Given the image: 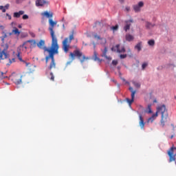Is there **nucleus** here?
Returning a JSON list of instances; mask_svg holds the SVG:
<instances>
[{
  "label": "nucleus",
  "instance_id": "nucleus-4",
  "mask_svg": "<svg viewBox=\"0 0 176 176\" xmlns=\"http://www.w3.org/2000/svg\"><path fill=\"white\" fill-rule=\"evenodd\" d=\"M23 76L20 74L12 73L10 76V79L15 83V85H21V78Z\"/></svg>",
  "mask_w": 176,
  "mask_h": 176
},
{
  "label": "nucleus",
  "instance_id": "nucleus-59",
  "mask_svg": "<svg viewBox=\"0 0 176 176\" xmlns=\"http://www.w3.org/2000/svg\"><path fill=\"white\" fill-rule=\"evenodd\" d=\"M118 87H120V85L118 84Z\"/></svg>",
  "mask_w": 176,
  "mask_h": 176
},
{
  "label": "nucleus",
  "instance_id": "nucleus-21",
  "mask_svg": "<svg viewBox=\"0 0 176 176\" xmlns=\"http://www.w3.org/2000/svg\"><path fill=\"white\" fill-rule=\"evenodd\" d=\"M45 5V0H36V6H43Z\"/></svg>",
  "mask_w": 176,
  "mask_h": 176
},
{
  "label": "nucleus",
  "instance_id": "nucleus-32",
  "mask_svg": "<svg viewBox=\"0 0 176 176\" xmlns=\"http://www.w3.org/2000/svg\"><path fill=\"white\" fill-rule=\"evenodd\" d=\"M151 107H152V104H148V106H147V109H148V111H147L148 113H152V109H151Z\"/></svg>",
  "mask_w": 176,
  "mask_h": 176
},
{
  "label": "nucleus",
  "instance_id": "nucleus-26",
  "mask_svg": "<svg viewBox=\"0 0 176 176\" xmlns=\"http://www.w3.org/2000/svg\"><path fill=\"white\" fill-rule=\"evenodd\" d=\"M133 85L135 86V87H137V89H140L141 87V84L136 81H132Z\"/></svg>",
  "mask_w": 176,
  "mask_h": 176
},
{
  "label": "nucleus",
  "instance_id": "nucleus-24",
  "mask_svg": "<svg viewBox=\"0 0 176 176\" xmlns=\"http://www.w3.org/2000/svg\"><path fill=\"white\" fill-rule=\"evenodd\" d=\"M21 52H17V54H16V57L18 58V60H19V61H21V63H25L24 62V60H23V58L21 57Z\"/></svg>",
  "mask_w": 176,
  "mask_h": 176
},
{
  "label": "nucleus",
  "instance_id": "nucleus-42",
  "mask_svg": "<svg viewBox=\"0 0 176 176\" xmlns=\"http://www.w3.org/2000/svg\"><path fill=\"white\" fill-rule=\"evenodd\" d=\"M22 19H23V20H28V15L24 14V15L22 16Z\"/></svg>",
  "mask_w": 176,
  "mask_h": 176
},
{
  "label": "nucleus",
  "instance_id": "nucleus-49",
  "mask_svg": "<svg viewBox=\"0 0 176 176\" xmlns=\"http://www.w3.org/2000/svg\"><path fill=\"white\" fill-rule=\"evenodd\" d=\"M49 5V1H45V6H47Z\"/></svg>",
  "mask_w": 176,
  "mask_h": 176
},
{
  "label": "nucleus",
  "instance_id": "nucleus-12",
  "mask_svg": "<svg viewBox=\"0 0 176 176\" xmlns=\"http://www.w3.org/2000/svg\"><path fill=\"white\" fill-rule=\"evenodd\" d=\"M133 19H129L127 21H125L126 25L124 27V30L125 31V32H127V31H129V30H130V27L131 26V23H133Z\"/></svg>",
  "mask_w": 176,
  "mask_h": 176
},
{
  "label": "nucleus",
  "instance_id": "nucleus-22",
  "mask_svg": "<svg viewBox=\"0 0 176 176\" xmlns=\"http://www.w3.org/2000/svg\"><path fill=\"white\" fill-rule=\"evenodd\" d=\"M129 90L131 92V98L134 99L136 91H134V89H133V87H129Z\"/></svg>",
  "mask_w": 176,
  "mask_h": 176
},
{
  "label": "nucleus",
  "instance_id": "nucleus-3",
  "mask_svg": "<svg viewBox=\"0 0 176 176\" xmlns=\"http://www.w3.org/2000/svg\"><path fill=\"white\" fill-rule=\"evenodd\" d=\"M69 56L72 60H75V57H77V58L80 60V63L81 64L85 63V60H89L90 58L88 56H85L83 52H82V51H80L79 49L74 50L73 52H70Z\"/></svg>",
  "mask_w": 176,
  "mask_h": 176
},
{
  "label": "nucleus",
  "instance_id": "nucleus-48",
  "mask_svg": "<svg viewBox=\"0 0 176 176\" xmlns=\"http://www.w3.org/2000/svg\"><path fill=\"white\" fill-rule=\"evenodd\" d=\"M6 16H8L9 20H12V16L9 14H6Z\"/></svg>",
  "mask_w": 176,
  "mask_h": 176
},
{
  "label": "nucleus",
  "instance_id": "nucleus-50",
  "mask_svg": "<svg viewBox=\"0 0 176 176\" xmlns=\"http://www.w3.org/2000/svg\"><path fill=\"white\" fill-rule=\"evenodd\" d=\"M70 64H71V61L67 62V63H66V67L68 66V65H69Z\"/></svg>",
  "mask_w": 176,
  "mask_h": 176
},
{
  "label": "nucleus",
  "instance_id": "nucleus-14",
  "mask_svg": "<svg viewBox=\"0 0 176 176\" xmlns=\"http://www.w3.org/2000/svg\"><path fill=\"white\" fill-rule=\"evenodd\" d=\"M156 117H157V113L153 114L151 117L148 118L147 119V123H153V121L155 120V118Z\"/></svg>",
  "mask_w": 176,
  "mask_h": 176
},
{
  "label": "nucleus",
  "instance_id": "nucleus-13",
  "mask_svg": "<svg viewBox=\"0 0 176 176\" xmlns=\"http://www.w3.org/2000/svg\"><path fill=\"white\" fill-rule=\"evenodd\" d=\"M45 17H47V19H53V12L52 11H45Z\"/></svg>",
  "mask_w": 176,
  "mask_h": 176
},
{
  "label": "nucleus",
  "instance_id": "nucleus-60",
  "mask_svg": "<svg viewBox=\"0 0 176 176\" xmlns=\"http://www.w3.org/2000/svg\"><path fill=\"white\" fill-rule=\"evenodd\" d=\"M62 21H64V18H63Z\"/></svg>",
  "mask_w": 176,
  "mask_h": 176
},
{
  "label": "nucleus",
  "instance_id": "nucleus-53",
  "mask_svg": "<svg viewBox=\"0 0 176 176\" xmlns=\"http://www.w3.org/2000/svg\"><path fill=\"white\" fill-rule=\"evenodd\" d=\"M41 16H43V17H45V12H42Z\"/></svg>",
  "mask_w": 176,
  "mask_h": 176
},
{
  "label": "nucleus",
  "instance_id": "nucleus-39",
  "mask_svg": "<svg viewBox=\"0 0 176 176\" xmlns=\"http://www.w3.org/2000/svg\"><path fill=\"white\" fill-rule=\"evenodd\" d=\"M104 58H106L107 61H111L112 60V57L108 56H104Z\"/></svg>",
  "mask_w": 176,
  "mask_h": 176
},
{
  "label": "nucleus",
  "instance_id": "nucleus-54",
  "mask_svg": "<svg viewBox=\"0 0 176 176\" xmlns=\"http://www.w3.org/2000/svg\"><path fill=\"white\" fill-rule=\"evenodd\" d=\"M63 30H65V25L64 23L63 24Z\"/></svg>",
  "mask_w": 176,
  "mask_h": 176
},
{
  "label": "nucleus",
  "instance_id": "nucleus-35",
  "mask_svg": "<svg viewBox=\"0 0 176 176\" xmlns=\"http://www.w3.org/2000/svg\"><path fill=\"white\" fill-rule=\"evenodd\" d=\"M131 10V8L129 6H125V8L124 9V12H126L127 13H129V12H130Z\"/></svg>",
  "mask_w": 176,
  "mask_h": 176
},
{
  "label": "nucleus",
  "instance_id": "nucleus-18",
  "mask_svg": "<svg viewBox=\"0 0 176 176\" xmlns=\"http://www.w3.org/2000/svg\"><path fill=\"white\" fill-rule=\"evenodd\" d=\"M155 25H156V24L152 23L149 21L146 22V28H147V30H151V28H153Z\"/></svg>",
  "mask_w": 176,
  "mask_h": 176
},
{
  "label": "nucleus",
  "instance_id": "nucleus-1",
  "mask_svg": "<svg viewBox=\"0 0 176 176\" xmlns=\"http://www.w3.org/2000/svg\"><path fill=\"white\" fill-rule=\"evenodd\" d=\"M50 27L49 31L50 32L51 38H52V44L50 47H45V52H48V56L45 57V63H47L49 60H52L51 63L49 66V69H52V68H56V63L54 62V54H58V43L57 41V37L54 35V25H56L57 21H53V19H50L48 21Z\"/></svg>",
  "mask_w": 176,
  "mask_h": 176
},
{
  "label": "nucleus",
  "instance_id": "nucleus-19",
  "mask_svg": "<svg viewBox=\"0 0 176 176\" xmlns=\"http://www.w3.org/2000/svg\"><path fill=\"white\" fill-rule=\"evenodd\" d=\"M45 41L43 40H41L38 43H37V47L38 49H45Z\"/></svg>",
  "mask_w": 176,
  "mask_h": 176
},
{
  "label": "nucleus",
  "instance_id": "nucleus-44",
  "mask_svg": "<svg viewBox=\"0 0 176 176\" xmlns=\"http://www.w3.org/2000/svg\"><path fill=\"white\" fill-rule=\"evenodd\" d=\"M12 60L9 59V63L6 64L7 67H9L12 65Z\"/></svg>",
  "mask_w": 176,
  "mask_h": 176
},
{
  "label": "nucleus",
  "instance_id": "nucleus-27",
  "mask_svg": "<svg viewBox=\"0 0 176 176\" xmlns=\"http://www.w3.org/2000/svg\"><path fill=\"white\" fill-rule=\"evenodd\" d=\"M12 34H14V35H20V31H19L17 28H14V29L12 30Z\"/></svg>",
  "mask_w": 176,
  "mask_h": 176
},
{
  "label": "nucleus",
  "instance_id": "nucleus-63",
  "mask_svg": "<svg viewBox=\"0 0 176 176\" xmlns=\"http://www.w3.org/2000/svg\"><path fill=\"white\" fill-rule=\"evenodd\" d=\"M154 102H156V100H154Z\"/></svg>",
  "mask_w": 176,
  "mask_h": 176
},
{
  "label": "nucleus",
  "instance_id": "nucleus-58",
  "mask_svg": "<svg viewBox=\"0 0 176 176\" xmlns=\"http://www.w3.org/2000/svg\"><path fill=\"white\" fill-rule=\"evenodd\" d=\"M123 82H126V79L122 78Z\"/></svg>",
  "mask_w": 176,
  "mask_h": 176
},
{
  "label": "nucleus",
  "instance_id": "nucleus-30",
  "mask_svg": "<svg viewBox=\"0 0 176 176\" xmlns=\"http://www.w3.org/2000/svg\"><path fill=\"white\" fill-rule=\"evenodd\" d=\"M111 30H112V31H113V32H115V31H118V30H119V25H116L115 26H112V27H111Z\"/></svg>",
  "mask_w": 176,
  "mask_h": 176
},
{
  "label": "nucleus",
  "instance_id": "nucleus-11",
  "mask_svg": "<svg viewBox=\"0 0 176 176\" xmlns=\"http://www.w3.org/2000/svg\"><path fill=\"white\" fill-rule=\"evenodd\" d=\"M8 48L0 51V60H5V58H8Z\"/></svg>",
  "mask_w": 176,
  "mask_h": 176
},
{
  "label": "nucleus",
  "instance_id": "nucleus-5",
  "mask_svg": "<svg viewBox=\"0 0 176 176\" xmlns=\"http://www.w3.org/2000/svg\"><path fill=\"white\" fill-rule=\"evenodd\" d=\"M120 45L117 44L115 46H113L111 50L114 53H124L126 52V48H124V46L122 47L121 50L120 49Z\"/></svg>",
  "mask_w": 176,
  "mask_h": 176
},
{
  "label": "nucleus",
  "instance_id": "nucleus-7",
  "mask_svg": "<svg viewBox=\"0 0 176 176\" xmlns=\"http://www.w3.org/2000/svg\"><path fill=\"white\" fill-rule=\"evenodd\" d=\"M144 7V1H140L138 4L133 5V8L135 13L141 12V8Z\"/></svg>",
  "mask_w": 176,
  "mask_h": 176
},
{
  "label": "nucleus",
  "instance_id": "nucleus-15",
  "mask_svg": "<svg viewBox=\"0 0 176 176\" xmlns=\"http://www.w3.org/2000/svg\"><path fill=\"white\" fill-rule=\"evenodd\" d=\"M134 49L135 50H138V52H141L142 50V42L140 41L136 44V46H135Z\"/></svg>",
  "mask_w": 176,
  "mask_h": 176
},
{
  "label": "nucleus",
  "instance_id": "nucleus-55",
  "mask_svg": "<svg viewBox=\"0 0 176 176\" xmlns=\"http://www.w3.org/2000/svg\"><path fill=\"white\" fill-rule=\"evenodd\" d=\"M93 45H94V47L95 49V47H96V43H93Z\"/></svg>",
  "mask_w": 176,
  "mask_h": 176
},
{
  "label": "nucleus",
  "instance_id": "nucleus-23",
  "mask_svg": "<svg viewBox=\"0 0 176 176\" xmlns=\"http://www.w3.org/2000/svg\"><path fill=\"white\" fill-rule=\"evenodd\" d=\"M94 61H98V63H101V61H102V59H100V58L97 56L98 55L97 52H94Z\"/></svg>",
  "mask_w": 176,
  "mask_h": 176
},
{
  "label": "nucleus",
  "instance_id": "nucleus-31",
  "mask_svg": "<svg viewBox=\"0 0 176 176\" xmlns=\"http://www.w3.org/2000/svg\"><path fill=\"white\" fill-rule=\"evenodd\" d=\"M72 39H74V31H72V34L69 35V43H71V42H72Z\"/></svg>",
  "mask_w": 176,
  "mask_h": 176
},
{
  "label": "nucleus",
  "instance_id": "nucleus-36",
  "mask_svg": "<svg viewBox=\"0 0 176 176\" xmlns=\"http://www.w3.org/2000/svg\"><path fill=\"white\" fill-rule=\"evenodd\" d=\"M0 10H2L3 13H5L6 12V9L3 6H0Z\"/></svg>",
  "mask_w": 176,
  "mask_h": 176
},
{
  "label": "nucleus",
  "instance_id": "nucleus-37",
  "mask_svg": "<svg viewBox=\"0 0 176 176\" xmlns=\"http://www.w3.org/2000/svg\"><path fill=\"white\" fill-rule=\"evenodd\" d=\"M128 56L130 58L133 57V54L131 53V50L130 49L128 50Z\"/></svg>",
  "mask_w": 176,
  "mask_h": 176
},
{
  "label": "nucleus",
  "instance_id": "nucleus-47",
  "mask_svg": "<svg viewBox=\"0 0 176 176\" xmlns=\"http://www.w3.org/2000/svg\"><path fill=\"white\" fill-rule=\"evenodd\" d=\"M23 64H25V67H28L30 65V63H27L25 62V60H24V62H23Z\"/></svg>",
  "mask_w": 176,
  "mask_h": 176
},
{
  "label": "nucleus",
  "instance_id": "nucleus-17",
  "mask_svg": "<svg viewBox=\"0 0 176 176\" xmlns=\"http://www.w3.org/2000/svg\"><path fill=\"white\" fill-rule=\"evenodd\" d=\"M125 39L127 42H131V41H134V36L130 34H126L125 36Z\"/></svg>",
  "mask_w": 176,
  "mask_h": 176
},
{
  "label": "nucleus",
  "instance_id": "nucleus-46",
  "mask_svg": "<svg viewBox=\"0 0 176 176\" xmlns=\"http://www.w3.org/2000/svg\"><path fill=\"white\" fill-rule=\"evenodd\" d=\"M10 6V5L9 4H6L5 6H4V8L6 10L9 9V7Z\"/></svg>",
  "mask_w": 176,
  "mask_h": 176
},
{
  "label": "nucleus",
  "instance_id": "nucleus-2",
  "mask_svg": "<svg viewBox=\"0 0 176 176\" xmlns=\"http://www.w3.org/2000/svg\"><path fill=\"white\" fill-rule=\"evenodd\" d=\"M157 113H161V126L162 127H164L166 125V122H167V119L168 118V111H167V109L166 108V104H162L160 106H158L157 107Z\"/></svg>",
  "mask_w": 176,
  "mask_h": 176
},
{
  "label": "nucleus",
  "instance_id": "nucleus-16",
  "mask_svg": "<svg viewBox=\"0 0 176 176\" xmlns=\"http://www.w3.org/2000/svg\"><path fill=\"white\" fill-rule=\"evenodd\" d=\"M27 43H30V47H36L38 43H36V41L35 40H28L26 41Z\"/></svg>",
  "mask_w": 176,
  "mask_h": 176
},
{
  "label": "nucleus",
  "instance_id": "nucleus-62",
  "mask_svg": "<svg viewBox=\"0 0 176 176\" xmlns=\"http://www.w3.org/2000/svg\"><path fill=\"white\" fill-rule=\"evenodd\" d=\"M12 61H14V58H12Z\"/></svg>",
  "mask_w": 176,
  "mask_h": 176
},
{
  "label": "nucleus",
  "instance_id": "nucleus-34",
  "mask_svg": "<svg viewBox=\"0 0 176 176\" xmlns=\"http://www.w3.org/2000/svg\"><path fill=\"white\" fill-rule=\"evenodd\" d=\"M126 102H128V104H129V105H131L132 102H134V98H131V99H129L126 98Z\"/></svg>",
  "mask_w": 176,
  "mask_h": 176
},
{
  "label": "nucleus",
  "instance_id": "nucleus-10",
  "mask_svg": "<svg viewBox=\"0 0 176 176\" xmlns=\"http://www.w3.org/2000/svg\"><path fill=\"white\" fill-rule=\"evenodd\" d=\"M27 45V41L23 43L22 45L18 47L16 52H21V53H23V52H27V49H28V47H27V45Z\"/></svg>",
  "mask_w": 176,
  "mask_h": 176
},
{
  "label": "nucleus",
  "instance_id": "nucleus-52",
  "mask_svg": "<svg viewBox=\"0 0 176 176\" xmlns=\"http://www.w3.org/2000/svg\"><path fill=\"white\" fill-rule=\"evenodd\" d=\"M1 76H3V75H5V74L6 73H3V72H1Z\"/></svg>",
  "mask_w": 176,
  "mask_h": 176
},
{
  "label": "nucleus",
  "instance_id": "nucleus-38",
  "mask_svg": "<svg viewBox=\"0 0 176 176\" xmlns=\"http://www.w3.org/2000/svg\"><path fill=\"white\" fill-rule=\"evenodd\" d=\"M50 76H51L50 80L52 81H54V75L53 74V72L50 73Z\"/></svg>",
  "mask_w": 176,
  "mask_h": 176
},
{
  "label": "nucleus",
  "instance_id": "nucleus-41",
  "mask_svg": "<svg viewBox=\"0 0 176 176\" xmlns=\"http://www.w3.org/2000/svg\"><path fill=\"white\" fill-rule=\"evenodd\" d=\"M126 57H127V54H121L120 56V58H126Z\"/></svg>",
  "mask_w": 176,
  "mask_h": 176
},
{
  "label": "nucleus",
  "instance_id": "nucleus-61",
  "mask_svg": "<svg viewBox=\"0 0 176 176\" xmlns=\"http://www.w3.org/2000/svg\"><path fill=\"white\" fill-rule=\"evenodd\" d=\"M126 83L129 84V82H128V81H126Z\"/></svg>",
  "mask_w": 176,
  "mask_h": 176
},
{
  "label": "nucleus",
  "instance_id": "nucleus-56",
  "mask_svg": "<svg viewBox=\"0 0 176 176\" xmlns=\"http://www.w3.org/2000/svg\"><path fill=\"white\" fill-rule=\"evenodd\" d=\"M117 69H118V71H120V66H118Z\"/></svg>",
  "mask_w": 176,
  "mask_h": 176
},
{
  "label": "nucleus",
  "instance_id": "nucleus-43",
  "mask_svg": "<svg viewBox=\"0 0 176 176\" xmlns=\"http://www.w3.org/2000/svg\"><path fill=\"white\" fill-rule=\"evenodd\" d=\"M112 65H118V60H112Z\"/></svg>",
  "mask_w": 176,
  "mask_h": 176
},
{
  "label": "nucleus",
  "instance_id": "nucleus-28",
  "mask_svg": "<svg viewBox=\"0 0 176 176\" xmlns=\"http://www.w3.org/2000/svg\"><path fill=\"white\" fill-rule=\"evenodd\" d=\"M94 38L95 39H98V41H102V38H101V36H100V35L97 34V33H95L94 34Z\"/></svg>",
  "mask_w": 176,
  "mask_h": 176
},
{
  "label": "nucleus",
  "instance_id": "nucleus-64",
  "mask_svg": "<svg viewBox=\"0 0 176 176\" xmlns=\"http://www.w3.org/2000/svg\"><path fill=\"white\" fill-rule=\"evenodd\" d=\"M175 100H176V96H175Z\"/></svg>",
  "mask_w": 176,
  "mask_h": 176
},
{
  "label": "nucleus",
  "instance_id": "nucleus-25",
  "mask_svg": "<svg viewBox=\"0 0 176 176\" xmlns=\"http://www.w3.org/2000/svg\"><path fill=\"white\" fill-rule=\"evenodd\" d=\"M107 52H108V47H104V50H102V57H106Z\"/></svg>",
  "mask_w": 176,
  "mask_h": 176
},
{
  "label": "nucleus",
  "instance_id": "nucleus-8",
  "mask_svg": "<svg viewBox=\"0 0 176 176\" xmlns=\"http://www.w3.org/2000/svg\"><path fill=\"white\" fill-rule=\"evenodd\" d=\"M63 45V50L65 53H67L69 49V44H68V38H65L62 43Z\"/></svg>",
  "mask_w": 176,
  "mask_h": 176
},
{
  "label": "nucleus",
  "instance_id": "nucleus-29",
  "mask_svg": "<svg viewBox=\"0 0 176 176\" xmlns=\"http://www.w3.org/2000/svg\"><path fill=\"white\" fill-rule=\"evenodd\" d=\"M148 46H155V40L151 39L148 41Z\"/></svg>",
  "mask_w": 176,
  "mask_h": 176
},
{
  "label": "nucleus",
  "instance_id": "nucleus-6",
  "mask_svg": "<svg viewBox=\"0 0 176 176\" xmlns=\"http://www.w3.org/2000/svg\"><path fill=\"white\" fill-rule=\"evenodd\" d=\"M174 149H176L175 147L172 146L170 148L169 151H168V155L169 156V163L171 162H175V155H174Z\"/></svg>",
  "mask_w": 176,
  "mask_h": 176
},
{
  "label": "nucleus",
  "instance_id": "nucleus-57",
  "mask_svg": "<svg viewBox=\"0 0 176 176\" xmlns=\"http://www.w3.org/2000/svg\"><path fill=\"white\" fill-rule=\"evenodd\" d=\"M18 28H21V25H19L18 26Z\"/></svg>",
  "mask_w": 176,
  "mask_h": 176
},
{
  "label": "nucleus",
  "instance_id": "nucleus-45",
  "mask_svg": "<svg viewBox=\"0 0 176 176\" xmlns=\"http://www.w3.org/2000/svg\"><path fill=\"white\" fill-rule=\"evenodd\" d=\"M170 67H173V68H174V67H175V65H174V64H168V67L170 68Z\"/></svg>",
  "mask_w": 176,
  "mask_h": 176
},
{
  "label": "nucleus",
  "instance_id": "nucleus-51",
  "mask_svg": "<svg viewBox=\"0 0 176 176\" xmlns=\"http://www.w3.org/2000/svg\"><path fill=\"white\" fill-rule=\"evenodd\" d=\"M121 3H124V0H118Z\"/></svg>",
  "mask_w": 176,
  "mask_h": 176
},
{
  "label": "nucleus",
  "instance_id": "nucleus-33",
  "mask_svg": "<svg viewBox=\"0 0 176 176\" xmlns=\"http://www.w3.org/2000/svg\"><path fill=\"white\" fill-rule=\"evenodd\" d=\"M147 67H148V63L145 62V63H142V71H144V69H145V68H146Z\"/></svg>",
  "mask_w": 176,
  "mask_h": 176
},
{
  "label": "nucleus",
  "instance_id": "nucleus-20",
  "mask_svg": "<svg viewBox=\"0 0 176 176\" xmlns=\"http://www.w3.org/2000/svg\"><path fill=\"white\" fill-rule=\"evenodd\" d=\"M22 14H24V11L21 10L18 12H14V17L19 19L20 17V16H22Z\"/></svg>",
  "mask_w": 176,
  "mask_h": 176
},
{
  "label": "nucleus",
  "instance_id": "nucleus-9",
  "mask_svg": "<svg viewBox=\"0 0 176 176\" xmlns=\"http://www.w3.org/2000/svg\"><path fill=\"white\" fill-rule=\"evenodd\" d=\"M137 113L139 116V126L142 130H144V127H145V122L144 121V118H142V113L138 111H137Z\"/></svg>",
  "mask_w": 176,
  "mask_h": 176
},
{
  "label": "nucleus",
  "instance_id": "nucleus-40",
  "mask_svg": "<svg viewBox=\"0 0 176 176\" xmlns=\"http://www.w3.org/2000/svg\"><path fill=\"white\" fill-rule=\"evenodd\" d=\"M29 34L32 36V38H35V33L33 32H29Z\"/></svg>",
  "mask_w": 176,
  "mask_h": 176
}]
</instances>
